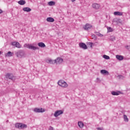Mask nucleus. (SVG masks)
Returning a JSON list of instances; mask_svg holds the SVG:
<instances>
[{
	"mask_svg": "<svg viewBox=\"0 0 130 130\" xmlns=\"http://www.w3.org/2000/svg\"><path fill=\"white\" fill-rule=\"evenodd\" d=\"M23 11H24V12H31V11H32V10L31 9V8H29V7H24L23 8Z\"/></svg>",
	"mask_w": 130,
	"mask_h": 130,
	"instance_id": "2eb2a0df",
	"label": "nucleus"
},
{
	"mask_svg": "<svg viewBox=\"0 0 130 130\" xmlns=\"http://www.w3.org/2000/svg\"><path fill=\"white\" fill-rule=\"evenodd\" d=\"M92 7L95 10H99V9H100L101 5L99 4L94 3L92 5Z\"/></svg>",
	"mask_w": 130,
	"mask_h": 130,
	"instance_id": "1a4fd4ad",
	"label": "nucleus"
},
{
	"mask_svg": "<svg viewBox=\"0 0 130 130\" xmlns=\"http://www.w3.org/2000/svg\"><path fill=\"white\" fill-rule=\"evenodd\" d=\"M2 54V51H0V55Z\"/></svg>",
	"mask_w": 130,
	"mask_h": 130,
	"instance_id": "4c0bfd02",
	"label": "nucleus"
},
{
	"mask_svg": "<svg viewBox=\"0 0 130 130\" xmlns=\"http://www.w3.org/2000/svg\"><path fill=\"white\" fill-rule=\"evenodd\" d=\"M116 58L118 60H122L123 59V56H121L120 55H116Z\"/></svg>",
	"mask_w": 130,
	"mask_h": 130,
	"instance_id": "dca6fc26",
	"label": "nucleus"
},
{
	"mask_svg": "<svg viewBox=\"0 0 130 130\" xmlns=\"http://www.w3.org/2000/svg\"><path fill=\"white\" fill-rule=\"evenodd\" d=\"M111 40H112V41H114V40H115V37L111 36Z\"/></svg>",
	"mask_w": 130,
	"mask_h": 130,
	"instance_id": "c756f323",
	"label": "nucleus"
},
{
	"mask_svg": "<svg viewBox=\"0 0 130 130\" xmlns=\"http://www.w3.org/2000/svg\"><path fill=\"white\" fill-rule=\"evenodd\" d=\"M123 118H124V121H125L126 122H128V118H127V116H126V115H123Z\"/></svg>",
	"mask_w": 130,
	"mask_h": 130,
	"instance_id": "4be33fe9",
	"label": "nucleus"
},
{
	"mask_svg": "<svg viewBox=\"0 0 130 130\" xmlns=\"http://www.w3.org/2000/svg\"><path fill=\"white\" fill-rule=\"evenodd\" d=\"M47 22H54V19L52 17H48L47 18Z\"/></svg>",
	"mask_w": 130,
	"mask_h": 130,
	"instance_id": "aec40b11",
	"label": "nucleus"
},
{
	"mask_svg": "<svg viewBox=\"0 0 130 130\" xmlns=\"http://www.w3.org/2000/svg\"><path fill=\"white\" fill-rule=\"evenodd\" d=\"M79 47H80V48H82V49H88V47L87 46V45H86V44L84 43H80L79 44Z\"/></svg>",
	"mask_w": 130,
	"mask_h": 130,
	"instance_id": "0eeeda50",
	"label": "nucleus"
},
{
	"mask_svg": "<svg viewBox=\"0 0 130 130\" xmlns=\"http://www.w3.org/2000/svg\"><path fill=\"white\" fill-rule=\"evenodd\" d=\"M62 61H63V59L60 57H58L56 59L54 60V62L55 63H56V64H60V63H62Z\"/></svg>",
	"mask_w": 130,
	"mask_h": 130,
	"instance_id": "39448f33",
	"label": "nucleus"
},
{
	"mask_svg": "<svg viewBox=\"0 0 130 130\" xmlns=\"http://www.w3.org/2000/svg\"><path fill=\"white\" fill-rule=\"evenodd\" d=\"M92 38H96V36L95 35H92Z\"/></svg>",
	"mask_w": 130,
	"mask_h": 130,
	"instance_id": "72a5a7b5",
	"label": "nucleus"
},
{
	"mask_svg": "<svg viewBox=\"0 0 130 130\" xmlns=\"http://www.w3.org/2000/svg\"><path fill=\"white\" fill-rule=\"evenodd\" d=\"M78 126L80 127V128H83L84 127V123L82 121H79L78 123Z\"/></svg>",
	"mask_w": 130,
	"mask_h": 130,
	"instance_id": "a211bd4d",
	"label": "nucleus"
},
{
	"mask_svg": "<svg viewBox=\"0 0 130 130\" xmlns=\"http://www.w3.org/2000/svg\"><path fill=\"white\" fill-rule=\"evenodd\" d=\"M12 45L15 46V47H17V48H21V45H20L19 42H13L12 43Z\"/></svg>",
	"mask_w": 130,
	"mask_h": 130,
	"instance_id": "9d476101",
	"label": "nucleus"
},
{
	"mask_svg": "<svg viewBox=\"0 0 130 130\" xmlns=\"http://www.w3.org/2000/svg\"><path fill=\"white\" fill-rule=\"evenodd\" d=\"M38 46H39V47H41L42 48H44V47H46L45 44H44V43L43 42H40L38 43Z\"/></svg>",
	"mask_w": 130,
	"mask_h": 130,
	"instance_id": "4468645a",
	"label": "nucleus"
},
{
	"mask_svg": "<svg viewBox=\"0 0 130 130\" xmlns=\"http://www.w3.org/2000/svg\"><path fill=\"white\" fill-rule=\"evenodd\" d=\"M47 62L48 63H51L52 64H54V60H53L52 59H49V60H47Z\"/></svg>",
	"mask_w": 130,
	"mask_h": 130,
	"instance_id": "412c9836",
	"label": "nucleus"
},
{
	"mask_svg": "<svg viewBox=\"0 0 130 130\" xmlns=\"http://www.w3.org/2000/svg\"><path fill=\"white\" fill-rule=\"evenodd\" d=\"M63 114V111L62 110H57L55 112L54 114V116H55V117H57V116H59V115H61V114Z\"/></svg>",
	"mask_w": 130,
	"mask_h": 130,
	"instance_id": "20e7f679",
	"label": "nucleus"
},
{
	"mask_svg": "<svg viewBox=\"0 0 130 130\" xmlns=\"http://www.w3.org/2000/svg\"><path fill=\"white\" fill-rule=\"evenodd\" d=\"M98 130H104L103 127H98L96 128Z\"/></svg>",
	"mask_w": 130,
	"mask_h": 130,
	"instance_id": "473e14b6",
	"label": "nucleus"
},
{
	"mask_svg": "<svg viewBox=\"0 0 130 130\" xmlns=\"http://www.w3.org/2000/svg\"><path fill=\"white\" fill-rule=\"evenodd\" d=\"M103 57L105 58V59H110V57L109 56H107L106 55H104L103 56Z\"/></svg>",
	"mask_w": 130,
	"mask_h": 130,
	"instance_id": "cd10ccee",
	"label": "nucleus"
},
{
	"mask_svg": "<svg viewBox=\"0 0 130 130\" xmlns=\"http://www.w3.org/2000/svg\"><path fill=\"white\" fill-rule=\"evenodd\" d=\"M3 13V10L2 9H0V14H2Z\"/></svg>",
	"mask_w": 130,
	"mask_h": 130,
	"instance_id": "c9c22d12",
	"label": "nucleus"
},
{
	"mask_svg": "<svg viewBox=\"0 0 130 130\" xmlns=\"http://www.w3.org/2000/svg\"><path fill=\"white\" fill-rule=\"evenodd\" d=\"M18 4H19V5H20V6H24V5L26 4V1L24 0H20L18 2Z\"/></svg>",
	"mask_w": 130,
	"mask_h": 130,
	"instance_id": "f3484780",
	"label": "nucleus"
},
{
	"mask_svg": "<svg viewBox=\"0 0 130 130\" xmlns=\"http://www.w3.org/2000/svg\"><path fill=\"white\" fill-rule=\"evenodd\" d=\"M49 130H53V127H52V126H50Z\"/></svg>",
	"mask_w": 130,
	"mask_h": 130,
	"instance_id": "f704fd0d",
	"label": "nucleus"
},
{
	"mask_svg": "<svg viewBox=\"0 0 130 130\" xmlns=\"http://www.w3.org/2000/svg\"><path fill=\"white\" fill-rule=\"evenodd\" d=\"M24 47H26L28 49H32V50H39V47H36L30 44H25L24 45Z\"/></svg>",
	"mask_w": 130,
	"mask_h": 130,
	"instance_id": "f257e3e1",
	"label": "nucleus"
},
{
	"mask_svg": "<svg viewBox=\"0 0 130 130\" xmlns=\"http://www.w3.org/2000/svg\"><path fill=\"white\" fill-rule=\"evenodd\" d=\"M96 82L98 83H100L101 81H100V79H99V78H96Z\"/></svg>",
	"mask_w": 130,
	"mask_h": 130,
	"instance_id": "2f4dec72",
	"label": "nucleus"
},
{
	"mask_svg": "<svg viewBox=\"0 0 130 130\" xmlns=\"http://www.w3.org/2000/svg\"><path fill=\"white\" fill-rule=\"evenodd\" d=\"M57 84L60 87H62V88H67L68 86L67 82L62 80H59Z\"/></svg>",
	"mask_w": 130,
	"mask_h": 130,
	"instance_id": "f03ea898",
	"label": "nucleus"
},
{
	"mask_svg": "<svg viewBox=\"0 0 130 130\" xmlns=\"http://www.w3.org/2000/svg\"><path fill=\"white\" fill-rule=\"evenodd\" d=\"M111 94L113 96H118V95H120V94H122V92L120 91H111Z\"/></svg>",
	"mask_w": 130,
	"mask_h": 130,
	"instance_id": "6e6552de",
	"label": "nucleus"
},
{
	"mask_svg": "<svg viewBox=\"0 0 130 130\" xmlns=\"http://www.w3.org/2000/svg\"><path fill=\"white\" fill-rule=\"evenodd\" d=\"M21 123H17L15 124V127L17 128H21Z\"/></svg>",
	"mask_w": 130,
	"mask_h": 130,
	"instance_id": "b1692460",
	"label": "nucleus"
},
{
	"mask_svg": "<svg viewBox=\"0 0 130 130\" xmlns=\"http://www.w3.org/2000/svg\"><path fill=\"white\" fill-rule=\"evenodd\" d=\"M34 112H36L37 113H43L45 112V110L43 109V108H36L34 109Z\"/></svg>",
	"mask_w": 130,
	"mask_h": 130,
	"instance_id": "423d86ee",
	"label": "nucleus"
},
{
	"mask_svg": "<svg viewBox=\"0 0 130 130\" xmlns=\"http://www.w3.org/2000/svg\"><path fill=\"white\" fill-rule=\"evenodd\" d=\"M26 127H27V125L23 123L21 124L20 128H26Z\"/></svg>",
	"mask_w": 130,
	"mask_h": 130,
	"instance_id": "a878e982",
	"label": "nucleus"
},
{
	"mask_svg": "<svg viewBox=\"0 0 130 130\" xmlns=\"http://www.w3.org/2000/svg\"><path fill=\"white\" fill-rule=\"evenodd\" d=\"M15 55H16L17 57H19L20 58H21V57H24L25 52H24L23 50H20L16 52L15 53Z\"/></svg>",
	"mask_w": 130,
	"mask_h": 130,
	"instance_id": "7ed1b4c3",
	"label": "nucleus"
},
{
	"mask_svg": "<svg viewBox=\"0 0 130 130\" xmlns=\"http://www.w3.org/2000/svg\"><path fill=\"white\" fill-rule=\"evenodd\" d=\"M6 56H13V53L11 51H9L6 54Z\"/></svg>",
	"mask_w": 130,
	"mask_h": 130,
	"instance_id": "5701e85b",
	"label": "nucleus"
},
{
	"mask_svg": "<svg viewBox=\"0 0 130 130\" xmlns=\"http://www.w3.org/2000/svg\"><path fill=\"white\" fill-rule=\"evenodd\" d=\"M114 15L115 16H122V13L119 11H116L114 12Z\"/></svg>",
	"mask_w": 130,
	"mask_h": 130,
	"instance_id": "6ab92c4d",
	"label": "nucleus"
},
{
	"mask_svg": "<svg viewBox=\"0 0 130 130\" xmlns=\"http://www.w3.org/2000/svg\"><path fill=\"white\" fill-rule=\"evenodd\" d=\"M118 21H120V19H119Z\"/></svg>",
	"mask_w": 130,
	"mask_h": 130,
	"instance_id": "58836bf2",
	"label": "nucleus"
},
{
	"mask_svg": "<svg viewBox=\"0 0 130 130\" xmlns=\"http://www.w3.org/2000/svg\"><path fill=\"white\" fill-rule=\"evenodd\" d=\"M76 0H71V1L72 2V3H74V2H75Z\"/></svg>",
	"mask_w": 130,
	"mask_h": 130,
	"instance_id": "e433bc0d",
	"label": "nucleus"
},
{
	"mask_svg": "<svg viewBox=\"0 0 130 130\" xmlns=\"http://www.w3.org/2000/svg\"><path fill=\"white\" fill-rule=\"evenodd\" d=\"M7 79H9V80H13L14 78V75L13 74L7 73L6 76Z\"/></svg>",
	"mask_w": 130,
	"mask_h": 130,
	"instance_id": "f8f14e48",
	"label": "nucleus"
},
{
	"mask_svg": "<svg viewBox=\"0 0 130 130\" xmlns=\"http://www.w3.org/2000/svg\"><path fill=\"white\" fill-rule=\"evenodd\" d=\"M108 32H112L113 29L111 27H108L107 28Z\"/></svg>",
	"mask_w": 130,
	"mask_h": 130,
	"instance_id": "c85d7f7f",
	"label": "nucleus"
},
{
	"mask_svg": "<svg viewBox=\"0 0 130 130\" xmlns=\"http://www.w3.org/2000/svg\"><path fill=\"white\" fill-rule=\"evenodd\" d=\"M126 48L127 49H128V50H129V51H130V46H126Z\"/></svg>",
	"mask_w": 130,
	"mask_h": 130,
	"instance_id": "7c9ffc66",
	"label": "nucleus"
},
{
	"mask_svg": "<svg viewBox=\"0 0 130 130\" xmlns=\"http://www.w3.org/2000/svg\"><path fill=\"white\" fill-rule=\"evenodd\" d=\"M95 33L96 35H97L99 37H103V35L101 34L100 32L96 31Z\"/></svg>",
	"mask_w": 130,
	"mask_h": 130,
	"instance_id": "bb28decb",
	"label": "nucleus"
},
{
	"mask_svg": "<svg viewBox=\"0 0 130 130\" xmlns=\"http://www.w3.org/2000/svg\"><path fill=\"white\" fill-rule=\"evenodd\" d=\"M101 74H102V75H109V72L106 70H101Z\"/></svg>",
	"mask_w": 130,
	"mask_h": 130,
	"instance_id": "ddd939ff",
	"label": "nucleus"
},
{
	"mask_svg": "<svg viewBox=\"0 0 130 130\" xmlns=\"http://www.w3.org/2000/svg\"><path fill=\"white\" fill-rule=\"evenodd\" d=\"M49 6H54L55 5V2L53 1H50L48 3Z\"/></svg>",
	"mask_w": 130,
	"mask_h": 130,
	"instance_id": "393cba45",
	"label": "nucleus"
},
{
	"mask_svg": "<svg viewBox=\"0 0 130 130\" xmlns=\"http://www.w3.org/2000/svg\"><path fill=\"white\" fill-rule=\"evenodd\" d=\"M84 30H90V28H92V25L89 23H86L84 27H83Z\"/></svg>",
	"mask_w": 130,
	"mask_h": 130,
	"instance_id": "9b49d317",
	"label": "nucleus"
}]
</instances>
